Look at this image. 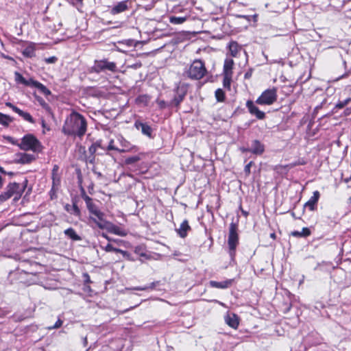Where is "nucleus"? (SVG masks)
Returning <instances> with one entry per match:
<instances>
[{"instance_id":"1","label":"nucleus","mask_w":351,"mask_h":351,"mask_svg":"<svg viewBox=\"0 0 351 351\" xmlns=\"http://www.w3.org/2000/svg\"><path fill=\"white\" fill-rule=\"evenodd\" d=\"M85 118L78 112H72L65 120L62 132L66 135L82 136L86 132Z\"/></svg>"},{"instance_id":"2","label":"nucleus","mask_w":351,"mask_h":351,"mask_svg":"<svg viewBox=\"0 0 351 351\" xmlns=\"http://www.w3.org/2000/svg\"><path fill=\"white\" fill-rule=\"evenodd\" d=\"M25 185L19 183H10L5 188V191L0 194V204L8 200L12 197L14 201L19 200L25 191Z\"/></svg>"},{"instance_id":"3","label":"nucleus","mask_w":351,"mask_h":351,"mask_svg":"<svg viewBox=\"0 0 351 351\" xmlns=\"http://www.w3.org/2000/svg\"><path fill=\"white\" fill-rule=\"evenodd\" d=\"M17 145L23 150L25 151H32L34 152H38L41 150V145L39 141L33 134H27L24 136L21 142Z\"/></svg>"},{"instance_id":"4","label":"nucleus","mask_w":351,"mask_h":351,"mask_svg":"<svg viewBox=\"0 0 351 351\" xmlns=\"http://www.w3.org/2000/svg\"><path fill=\"white\" fill-rule=\"evenodd\" d=\"M15 81L18 84H21L25 86L37 88L43 94L45 95H51V91L40 82L29 78L26 80L23 76L19 72L14 73Z\"/></svg>"},{"instance_id":"5","label":"nucleus","mask_w":351,"mask_h":351,"mask_svg":"<svg viewBox=\"0 0 351 351\" xmlns=\"http://www.w3.org/2000/svg\"><path fill=\"white\" fill-rule=\"evenodd\" d=\"M206 72V70L204 62L199 60H197L191 64L187 74L191 79L199 80L204 76Z\"/></svg>"},{"instance_id":"6","label":"nucleus","mask_w":351,"mask_h":351,"mask_svg":"<svg viewBox=\"0 0 351 351\" xmlns=\"http://www.w3.org/2000/svg\"><path fill=\"white\" fill-rule=\"evenodd\" d=\"M277 99V90L276 88L267 89L262 93L261 96L256 100L259 105H271Z\"/></svg>"},{"instance_id":"7","label":"nucleus","mask_w":351,"mask_h":351,"mask_svg":"<svg viewBox=\"0 0 351 351\" xmlns=\"http://www.w3.org/2000/svg\"><path fill=\"white\" fill-rule=\"evenodd\" d=\"M116 64L113 62H108L106 60H96L93 66L91 68V71L100 73L105 70L110 71H114L116 70Z\"/></svg>"},{"instance_id":"8","label":"nucleus","mask_w":351,"mask_h":351,"mask_svg":"<svg viewBox=\"0 0 351 351\" xmlns=\"http://www.w3.org/2000/svg\"><path fill=\"white\" fill-rule=\"evenodd\" d=\"M239 243L237 226L232 223L230 225L228 244L230 252H234Z\"/></svg>"},{"instance_id":"9","label":"nucleus","mask_w":351,"mask_h":351,"mask_svg":"<svg viewBox=\"0 0 351 351\" xmlns=\"http://www.w3.org/2000/svg\"><path fill=\"white\" fill-rule=\"evenodd\" d=\"M90 220L101 230H105L104 226H107V223L110 222L104 219V213L101 211L94 216H90Z\"/></svg>"},{"instance_id":"10","label":"nucleus","mask_w":351,"mask_h":351,"mask_svg":"<svg viewBox=\"0 0 351 351\" xmlns=\"http://www.w3.org/2000/svg\"><path fill=\"white\" fill-rule=\"evenodd\" d=\"M246 106L251 114L255 116L258 119H263L265 117V112L260 110L257 106H255L252 101H247Z\"/></svg>"},{"instance_id":"11","label":"nucleus","mask_w":351,"mask_h":351,"mask_svg":"<svg viewBox=\"0 0 351 351\" xmlns=\"http://www.w3.org/2000/svg\"><path fill=\"white\" fill-rule=\"evenodd\" d=\"M118 140L122 147L121 149H119V152H136L138 150L136 146L132 145L129 141H128L123 137L119 138Z\"/></svg>"},{"instance_id":"12","label":"nucleus","mask_w":351,"mask_h":351,"mask_svg":"<svg viewBox=\"0 0 351 351\" xmlns=\"http://www.w3.org/2000/svg\"><path fill=\"white\" fill-rule=\"evenodd\" d=\"M104 228L108 232L120 237H125L128 234V231L126 230L117 226L111 222L107 223V226H104Z\"/></svg>"},{"instance_id":"13","label":"nucleus","mask_w":351,"mask_h":351,"mask_svg":"<svg viewBox=\"0 0 351 351\" xmlns=\"http://www.w3.org/2000/svg\"><path fill=\"white\" fill-rule=\"evenodd\" d=\"M82 198L86 202V207L90 213V216H94L101 210L98 208L97 205L93 203L92 198L86 195L85 193L82 195Z\"/></svg>"},{"instance_id":"14","label":"nucleus","mask_w":351,"mask_h":351,"mask_svg":"<svg viewBox=\"0 0 351 351\" xmlns=\"http://www.w3.org/2000/svg\"><path fill=\"white\" fill-rule=\"evenodd\" d=\"M319 197V192L317 191H314L313 196L306 202L304 206L311 211L315 210Z\"/></svg>"},{"instance_id":"15","label":"nucleus","mask_w":351,"mask_h":351,"mask_svg":"<svg viewBox=\"0 0 351 351\" xmlns=\"http://www.w3.org/2000/svg\"><path fill=\"white\" fill-rule=\"evenodd\" d=\"M265 151L264 145L257 140H254L252 143L251 147L249 149V152L256 155L262 154Z\"/></svg>"},{"instance_id":"16","label":"nucleus","mask_w":351,"mask_h":351,"mask_svg":"<svg viewBox=\"0 0 351 351\" xmlns=\"http://www.w3.org/2000/svg\"><path fill=\"white\" fill-rule=\"evenodd\" d=\"M128 9V1H123L119 2L117 4L114 5L111 10L110 13L113 15L118 14L123 12Z\"/></svg>"},{"instance_id":"17","label":"nucleus","mask_w":351,"mask_h":351,"mask_svg":"<svg viewBox=\"0 0 351 351\" xmlns=\"http://www.w3.org/2000/svg\"><path fill=\"white\" fill-rule=\"evenodd\" d=\"M226 323L232 328H237L239 326V317L234 313L228 314L225 317Z\"/></svg>"},{"instance_id":"18","label":"nucleus","mask_w":351,"mask_h":351,"mask_svg":"<svg viewBox=\"0 0 351 351\" xmlns=\"http://www.w3.org/2000/svg\"><path fill=\"white\" fill-rule=\"evenodd\" d=\"M233 282L232 279L226 280L221 282H217L214 280L210 281L209 284L210 287L217 289H226L232 285Z\"/></svg>"},{"instance_id":"19","label":"nucleus","mask_w":351,"mask_h":351,"mask_svg":"<svg viewBox=\"0 0 351 351\" xmlns=\"http://www.w3.org/2000/svg\"><path fill=\"white\" fill-rule=\"evenodd\" d=\"M134 125L137 130H141L144 135L151 136L152 130L149 125L141 121H136Z\"/></svg>"},{"instance_id":"20","label":"nucleus","mask_w":351,"mask_h":351,"mask_svg":"<svg viewBox=\"0 0 351 351\" xmlns=\"http://www.w3.org/2000/svg\"><path fill=\"white\" fill-rule=\"evenodd\" d=\"M17 161L21 164H28L35 160V156L32 154L26 153H20L17 154Z\"/></svg>"},{"instance_id":"21","label":"nucleus","mask_w":351,"mask_h":351,"mask_svg":"<svg viewBox=\"0 0 351 351\" xmlns=\"http://www.w3.org/2000/svg\"><path fill=\"white\" fill-rule=\"evenodd\" d=\"M191 229V227L189 225L188 221L184 220L180 224V228L177 230L178 234L180 237L184 238L187 235V232Z\"/></svg>"},{"instance_id":"22","label":"nucleus","mask_w":351,"mask_h":351,"mask_svg":"<svg viewBox=\"0 0 351 351\" xmlns=\"http://www.w3.org/2000/svg\"><path fill=\"white\" fill-rule=\"evenodd\" d=\"M186 95V92L184 90H178V95L175 96L173 99L172 100L171 105L178 106L183 101Z\"/></svg>"},{"instance_id":"23","label":"nucleus","mask_w":351,"mask_h":351,"mask_svg":"<svg viewBox=\"0 0 351 351\" xmlns=\"http://www.w3.org/2000/svg\"><path fill=\"white\" fill-rule=\"evenodd\" d=\"M241 49V47L237 42L232 41L230 43L229 50L232 57H237Z\"/></svg>"},{"instance_id":"24","label":"nucleus","mask_w":351,"mask_h":351,"mask_svg":"<svg viewBox=\"0 0 351 351\" xmlns=\"http://www.w3.org/2000/svg\"><path fill=\"white\" fill-rule=\"evenodd\" d=\"M234 65V61L231 58H226L223 65V74H231L232 75V67Z\"/></svg>"},{"instance_id":"25","label":"nucleus","mask_w":351,"mask_h":351,"mask_svg":"<svg viewBox=\"0 0 351 351\" xmlns=\"http://www.w3.org/2000/svg\"><path fill=\"white\" fill-rule=\"evenodd\" d=\"M64 234L72 239L73 241H80L81 237L76 233L75 230L72 228H69L64 230Z\"/></svg>"},{"instance_id":"26","label":"nucleus","mask_w":351,"mask_h":351,"mask_svg":"<svg viewBox=\"0 0 351 351\" xmlns=\"http://www.w3.org/2000/svg\"><path fill=\"white\" fill-rule=\"evenodd\" d=\"M311 234V230L308 228H303L301 231H293L291 235L295 237H306Z\"/></svg>"},{"instance_id":"27","label":"nucleus","mask_w":351,"mask_h":351,"mask_svg":"<svg viewBox=\"0 0 351 351\" xmlns=\"http://www.w3.org/2000/svg\"><path fill=\"white\" fill-rule=\"evenodd\" d=\"M13 119L9 115L3 114L0 112V124L3 126H8L11 122H12Z\"/></svg>"},{"instance_id":"28","label":"nucleus","mask_w":351,"mask_h":351,"mask_svg":"<svg viewBox=\"0 0 351 351\" xmlns=\"http://www.w3.org/2000/svg\"><path fill=\"white\" fill-rule=\"evenodd\" d=\"M20 117H21L24 120L31 123H34L35 121H34V119H33V117L31 116V114L27 112H24L21 109H19V110L17 111L16 112Z\"/></svg>"},{"instance_id":"29","label":"nucleus","mask_w":351,"mask_h":351,"mask_svg":"<svg viewBox=\"0 0 351 351\" xmlns=\"http://www.w3.org/2000/svg\"><path fill=\"white\" fill-rule=\"evenodd\" d=\"M143 156V154H139L138 155H136V156L128 157V158H125V165L135 164L141 159V158H142L141 156Z\"/></svg>"},{"instance_id":"30","label":"nucleus","mask_w":351,"mask_h":351,"mask_svg":"<svg viewBox=\"0 0 351 351\" xmlns=\"http://www.w3.org/2000/svg\"><path fill=\"white\" fill-rule=\"evenodd\" d=\"M186 17L171 16L169 18L170 23H173V24H176V25L182 24L184 21H186Z\"/></svg>"},{"instance_id":"31","label":"nucleus","mask_w":351,"mask_h":351,"mask_svg":"<svg viewBox=\"0 0 351 351\" xmlns=\"http://www.w3.org/2000/svg\"><path fill=\"white\" fill-rule=\"evenodd\" d=\"M215 95L217 101L222 102L225 100V93L222 89H217Z\"/></svg>"},{"instance_id":"32","label":"nucleus","mask_w":351,"mask_h":351,"mask_svg":"<svg viewBox=\"0 0 351 351\" xmlns=\"http://www.w3.org/2000/svg\"><path fill=\"white\" fill-rule=\"evenodd\" d=\"M136 101L138 104H143L146 106L149 101V97L147 95H140L136 98Z\"/></svg>"},{"instance_id":"33","label":"nucleus","mask_w":351,"mask_h":351,"mask_svg":"<svg viewBox=\"0 0 351 351\" xmlns=\"http://www.w3.org/2000/svg\"><path fill=\"white\" fill-rule=\"evenodd\" d=\"M232 75L231 74H223V84L225 88H230L231 84Z\"/></svg>"},{"instance_id":"34","label":"nucleus","mask_w":351,"mask_h":351,"mask_svg":"<svg viewBox=\"0 0 351 351\" xmlns=\"http://www.w3.org/2000/svg\"><path fill=\"white\" fill-rule=\"evenodd\" d=\"M351 101V99L350 98H348L343 101H339L337 104H336V108H343L345 106H346L347 104H349V102Z\"/></svg>"},{"instance_id":"35","label":"nucleus","mask_w":351,"mask_h":351,"mask_svg":"<svg viewBox=\"0 0 351 351\" xmlns=\"http://www.w3.org/2000/svg\"><path fill=\"white\" fill-rule=\"evenodd\" d=\"M23 53L25 56L32 57L34 53V49L32 47H29L25 48Z\"/></svg>"},{"instance_id":"36","label":"nucleus","mask_w":351,"mask_h":351,"mask_svg":"<svg viewBox=\"0 0 351 351\" xmlns=\"http://www.w3.org/2000/svg\"><path fill=\"white\" fill-rule=\"evenodd\" d=\"M83 0H69V2L78 10L82 6Z\"/></svg>"},{"instance_id":"37","label":"nucleus","mask_w":351,"mask_h":351,"mask_svg":"<svg viewBox=\"0 0 351 351\" xmlns=\"http://www.w3.org/2000/svg\"><path fill=\"white\" fill-rule=\"evenodd\" d=\"M62 323H63L62 321L60 319H58L57 320V322L55 323V324L52 326H49L48 328V329L52 330V329L59 328L62 325Z\"/></svg>"},{"instance_id":"38","label":"nucleus","mask_w":351,"mask_h":351,"mask_svg":"<svg viewBox=\"0 0 351 351\" xmlns=\"http://www.w3.org/2000/svg\"><path fill=\"white\" fill-rule=\"evenodd\" d=\"M106 252H116L117 248L114 247L111 244L108 243L106 247H102Z\"/></svg>"},{"instance_id":"39","label":"nucleus","mask_w":351,"mask_h":351,"mask_svg":"<svg viewBox=\"0 0 351 351\" xmlns=\"http://www.w3.org/2000/svg\"><path fill=\"white\" fill-rule=\"evenodd\" d=\"M58 58L56 56L49 57L45 59V62L48 64H53L57 61Z\"/></svg>"},{"instance_id":"40","label":"nucleus","mask_w":351,"mask_h":351,"mask_svg":"<svg viewBox=\"0 0 351 351\" xmlns=\"http://www.w3.org/2000/svg\"><path fill=\"white\" fill-rule=\"evenodd\" d=\"M71 213L75 215H76V216H79L80 215V210L79 208L77 206V205L73 204Z\"/></svg>"},{"instance_id":"41","label":"nucleus","mask_w":351,"mask_h":351,"mask_svg":"<svg viewBox=\"0 0 351 351\" xmlns=\"http://www.w3.org/2000/svg\"><path fill=\"white\" fill-rule=\"evenodd\" d=\"M5 106L10 108L14 112H15L16 113L17 112V111L19 110V108L16 107V106L13 105L12 103L10 102H6L5 103Z\"/></svg>"},{"instance_id":"42","label":"nucleus","mask_w":351,"mask_h":351,"mask_svg":"<svg viewBox=\"0 0 351 351\" xmlns=\"http://www.w3.org/2000/svg\"><path fill=\"white\" fill-rule=\"evenodd\" d=\"M237 16L238 18L245 19L247 21H250V20L252 19V16H249V15H241V14H239V15H237Z\"/></svg>"},{"instance_id":"43","label":"nucleus","mask_w":351,"mask_h":351,"mask_svg":"<svg viewBox=\"0 0 351 351\" xmlns=\"http://www.w3.org/2000/svg\"><path fill=\"white\" fill-rule=\"evenodd\" d=\"M252 164V162H250L247 165H245V167L244 168L245 171L248 174L250 173V167H251Z\"/></svg>"},{"instance_id":"44","label":"nucleus","mask_w":351,"mask_h":351,"mask_svg":"<svg viewBox=\"0 0 351 351\" xmlns=\"http://www.w3.org/2000/svg\"><path fill=\"white\" fill-rule=\"evenodd\" d=\"M108 149H110V150H117V151H119L118 148H116V147H114V145H113V141H111L110 142V144L108 145Z\"/></svg>"},{"instance_id":"45","label":"nucleus","mask_w":351,"mask_h":351,"mask_svg":"<svg viewBox=\"0 0 351 351\" xmlns=\"http://www.w3.org/2000/svg\"><path fill=\"white\" fill-rule=\"evenodd\" d=\"M157 102H158V104L159 106H160L161 108H165V106H166V105H165V102L164 101H162V100H158V101H157Z\"/></svg>"},{"instance_id":"46","label":"nucleus","mask_w":351,"mask_h":351,"mask_svg":"<svg viewBox=\"0 0 351 351\" xmlns=\"http://www.w3.org/2000/svg\"><path fill=\"white\" fill-rule=\"evenodd\" d=\"M101 237H103L104 238H105L106 239H107L108 241H114V239H112L111 238H110L106 233L104 232H102L101 233Z\"/></svg>"},{"instance_id":"47","label":"nucleus","mask_w":351,"mask_h":351,"mask_svg":"<svg viewBox=\"0 0 351 351\" xmlns=\"http://www.w3.org/2000/svg\"><path fill=\"white\" fill-rule=\"evenodd\" d=\"M116 252L121 253L123 256H126L128 254V252L126 251L118 248H117Z\"/></svg>"},{"instance_id":"48","label":"nucleus","mask_w":351,"mask_h":351,"mask_svg":"<svg viewBox=\"0 0 351 351\" xmlns=\"http://www.w3.org/2000/svg\"><path fill=\"white\" fill-rule=\"evenodd\" d=\"M96 150V147H95V145H92L90 148H89V151L91 153H94Z\"/></svg>"},{"instance_id":"49","label":"nucleus","mask_w":351,"mask_h":351,"mask_svg":"<svg viewBox=\"0 0 351 351\" xmlns=\"http://www.w3.org/2000/svg\"><path fill=\"white\" fill-rule=\"evenodd\" d=\"M133 289L138 290V291H144V290L147 289V287H134Z\"/></svg>"},{"instance_id":"50","label":"nucleus","mask_w":351,"mask_h":351,"mask_svg":"<svg viewBox=\"0 0 351 351\" xmlns=\"http://www.w3.org/2000/svg\"><path fill=\"white\" fill-rule=\"evenodd\" d=\"M252 73L251 72H247L245 74V78H250L251 77Z\"/></svg>"},{"instance_id":"51","label":"nucleus","mask_w":351,"mask_h":351,"mask_svg":"<svg viewBox=\"0 0 351 351\" xmlns=\"http://www.w3.org/2000/svg\"><path fill=\"white\" fill-rule=\"evenodd\" d=\"M3 185V180L2 177L0 176V189L2 188Z\"/></svg>"},{"instance_id":"52","label":"nucleus","mask_w":351,"mask_h":351,"mask_svg":"<svg viewBox=\"0 0 351 351\" xmlns=\"http://www.w3.org/2000/svg\"><path fill=\"white\" fill-rule=\"evenodd\" d=\"M8 140L10 142H11L12 144L14 145H16V143H15V141L12 139V138L11 137H8Z\"/></svg>"},{"instance_id":"53","label":"nucleus","mask_w":351,"mask_h":351,"mask_svg":"<svg viewBox=\"0 0 351 351\" xmlns=\"http://www.w3.org/2000/svg\"><path fill=\"white\" fill-rule=\"evenodd\" d=\"M8 140L10 142H11L12 144L14 145H16V143H15V141L12 139V138L11 137H8Z\"/></svg>"},{"instance_id":"54","label":"nucleus","mask_w":351,"mask_h":351,"mask_svg":"<svg viewBox=\"0 0 351 351\" xmlns=\"http://www.w3.org/2000/svg\"><path fill=\"white\" fill-rule=\"evenodd\" d=\"M257 17H258V15L257 14H254L252 16V18L253 19L254 21H257Z\"/></svg>"},{"instance_id":"55","label":"nucleus","mask_w":351,"mask_h":351,"mask_svg":"<svg viewBox=\"0 0 351 351\" xmlns=\"http://www.w3.org/2000/svg\"><path fill=\"white\" fill-rule=\"evenodd\" d=\"M58 166L55 165L53 167V171H58Z\"/></svg>"},{"instance_id":"56","label":"nucleus","mask_w":351,"mask_h":351,"mask_svg":"<svg viewBox=\"0 0 351 351\" xmlns=\"http://www.w3.org/2000/svg\"><path fill=\"white\" fill-rule=\"evenodd\" d=\"M0 172L5 173L3 169L1 167H0Z\"/></svg>"},{"instance_id":"57","label":"nucleus","mask_w":351,"mask_h":351,"mask_svg":"<svg viewBox=\"0 0 351 351\" xmlns=\"http://www.w3.org/2000/svg\"><path fill=\"white\" fill-rule=\"evenodd\" d=\"M242 151L243 152H246V151L249 152V149H242Z\"/></svg>"},{"instance_id":"58","label":"nucleus","mask_w":351,"mask_h":351,"mask_svg":"<svg viewBox=\"0 0 351 351\" xmlns=\"http://www.w3.org/2000/svg\"><path fill=\"white\" fill-rule=\"evenodd\" d=\"M271 237L275 238V234L274 233L271 234Z\"/></svg>"},{"instance_id":"59","label":"nucleus","mask_w":351,"mask_h":351,"mask_svg":"<svg viewBox=\"0 0 351 351\" xmlns=\"http://www.w3.org/2000/svg\"><path fill=\"white\" fill-rule=\"evenodd\" d=\"M42 125H43V127H45V121H42Z\"/></svg>"},{"instance_id":"60","label":"nucleus","mask_w":351,"mask_h":351,"mask_svg":"<svg viewBox=\"0 0 351 351\" xmlns=\"http://www.w3.org/2000/svg\"><path fill=\"white\" fill-rule=\"evenodd\" d=\"M348 202H349L350 204H351V196L349 197Z\"/></svg>"}]
</instances>
